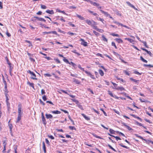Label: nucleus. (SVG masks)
<instances>
[{"label": "nucleus", "mask_w": 153, "mask_h": 153, "mask_svg": "<svg viewBox=\"0 0 153 153\" xmlns=\"http://www.w3.org/2000/svg\"><path fill=\"white\" fill-rule=\"evenodd\" d=\"M7 85L4 86V91L5 92L8 93V91L7 90Z\"/></svg>", "instance_id": "nucleus-60"}, {"label": "nucleus", "mask_w": 153, "mask_h": 153, "mask_svg": "<svg viewBox=\"0 0 153 153\" xmlns=\"http://www.w3.org/2000/svg\"><path fill=\"white\" fill-rule=\"evenodd\" d=\"M97 31L101 33H102L104 32V30L103 29H99V28L97 30Z\"/></svg>", "instance_id": "nucleus-56"}, {"label": "nucleus", "mask_w": 153, "mask_h": 153, "mask_svg": "<svg viewBox=\"0 0 153 153\" xmlns=\"http://www.w3.org/2000/svg\"><path fill=\"white\" fill-rule=\"evenodd\" d=\"M34 18L36 19H37V20H39V21H42V18H39L37 16H35V17H34Z\"/></svg>", "instance_id": "nucleus-50"}, {"label": "nucleus", "mask_w": 153, "mask_h": 153, "mask_svg": "<svg viewBox=\"0 0 153 153\" xmlns=\"http://www.w3.org/2000/svg\"><path fill=\"white\" fill-rule=\"evenodd\" d=\"M72 66L74 67V68L76 69L77 68V65L74 63L72 65Z\"/></svg>", "instance_id": "nucleus-58"}, {"label": "nucleus", "mask_w": 153, "mask_h": 153, "mask_svg": "<svg viewBox=\"0 0 153 153\" xmlns=\"http://www.w3.org/2000/svg\"><path fill=\"white\" fill-rule=\"evenodd\" d=\"M122 94H123L126 97H127L128 98L130 99L131 100H132V99L129 96L128 94H126V93L124 92H123L122 93H121Z\"/></svg>", "instance_id": "nucleus-23"}, {"label": "nucleus", "mask_w": 153, "mask_h": 153, "mask_svg": "<svg viewBox=\"0 0 153 153\" xmlns=\"http://www.w3.org/2000/svg\"><path fill=\"white\" fill-rule=\"evenodd\" d=\"M76 16L81 20H84L85 19V18L81 15L77 14Z\"/></svg>", "instance_id": "nucleus-24"}, {"label": "nucleus", "mask_w": 153, "mask_h": 153, "mask_svg": "<svg viewBox=\"0 0 153 153\" xmlns=\"http://www.w3.org/2000/svg\"><path fill=\"white\" fill-rule=\"evenodd\" d=\"M6 150V146H5V145H4V149L2 151V152L3 153H5Z\"/></svg>", "instance_id": "nucleus-63"}, {"label": "nucleus", "mask_w": 153, "mask_h": 153, "mask_svg": "<svg viewBox=\"0 0 153 153\" xmlns=\"http://www.w3.org/2000/svg\"><path fill=\"white\" fill-rule=\"evenodd\" d=\"M102 40L104 42H107L108 41L107 39L105 37V36L104 35H102Z\"/></svg>", "instance_id": "nucleus-30"}, {"label": "nucleus", "mask_w": 153, "mask_h": 153, "mask_svg": "<svg viewBox=\"0 0 153 153\" xmlns=\"http://www.w3.org/2000/svg\"><path fill=\"white\" fill-rule=\"evenodd\" d=\"M144 44V45L147 48H148V47L147 45L146 42L145 41H142V42Z\"/></svg>", "instance_id": "nucleus-54"}, {"label": "nucleus", "mask_w": 153, "mask_h": 153, "mask_svg": "<svg viewBox=\"0 0 153 153\" xmlns=\"http://www.w3.org/2000/svg\"><path fill=\"white\" fill-rule=\"evenodd\" d=\"M42 144H43V149L44 151V152L45 153H46V147L45 145V143L44 142H42Z\"/></svg>", "instance_id": "nucleus-20"}, {"label": "nucleus", "mask_w": 153, "mask_h": 153, "mask_svg": "<svg viewBox=\"0 0 153 153\" xmlns=\"http://www.w3.org/2000/svg\"><path fill=\"white\" fill-rule=\"evenodd\" d=\"M73 80L74 82H75L77 84H79L80 83V81H79L75 78H74Z\"/></svg>", "instance_id": "nucleus-28"}, {"label": "nucleus", "mask_w": 153, "mask_h": 153, "mask_svg": "<svg viewBox=\"0 0 153 153\" xmlns=\"http://www.w3.org/2000/svg\"><path fill=\"white\" fill-rule=\"evenodd\" d=\"M93 33L96 36H99L100 35V33L97 32H96L95 30L93 31Z\"/></svg>", "instance_id": "nucleus-49"}, {"label": "nucleus", "mask_w": 153, "mask_h": 153, "mask_svg": "<svg viewBox=\"0 0 153 153\" xmlns=\"http://www.w3.org/2000/svg\"><path fill=\"white\" fill-rule=\"evenodd\" d=\"M100 11L106 17H108V16H109V14L107 12H105L104 11L100 10Z\"/></svg>", "instance_id": "nucleus-10"}, {"label": "nucleus", "mask_w": 153, "mask_h": 153, "mask_svg": "<svg viewBox=\"0 0 153 153\" xmlns=\"http://www.w3.org/2000/svg\"><path fill=\"white\" fill-rule=\"evenodd\" d=\"M109 131L110 132V133L111 134H115V131L114 130L112 129H110Z\"/></svg>", "instance_id": "nucleus-36"}, {"label": "nucleus", "mask_w": 153, "mask_h": 153, "mask_svg": "<svg viewBox=\"0 0 153 153\" xmlns=\"http://www.w3.org/2000/svg\"><path fill=\"white\" fill-rule=\"evenodd\" d=\"M136 123L137 124V125L139 126H143V127L144 128H146V127L145 126H144L143 125V124H141L140 123L138 122L137 121H136Z\"/></svg>", "instance_id": "nucleus-22"}, {"label": "nucleus", "mask_w": 153, "mask_h": 153, "mask_svg": "<svg viewBox=\"0 0 153 153\" xmlns=\"http://www.w3.org/2000/svg\"><path fill=\"white\" fill-rule=\"evenodd\" d=\"M18 115H22V105L21 104H19L18 105Z\"/></svg>", "instance_id": "nucleus-1"}, {"label": "nucleus", "mask_w": 153, "mask_h": 153, "mask_svg": "<svg viewBox=\"0 0 153 153\" xmlns=\"http://www.w3.org/2000/svg\"><path fill=\"white\" fill-rule=\"evenodd\" d=\"M54 60L57 63H60L61 62L58 59L54 58Z\"/></svg>", "instance_id": "nucleus-37"}, {"label": "nucleus", "mask_w": 153, "mask_h": 153, "mask_svg": "<svg viewBox=\"0 0 153 153\" xmlns=\"http://www.w3.org/2000/svg\"><path fill=\"white\" fill-rule=\"evenodd\" d=\"M126 3L129 6L132 7L134 9L137 10V8L132 4H131L130 2L128 1L126 2Z\"/></svg>", "instance_id": "nucleus-7"}, {"label": "nucleus", "mask_w": 153, "mask_h": 153, "mask_svg": "<svg viewBox=\"0 0 153 153\" xmlns=\"http://www.w3.org/2000/svg\"><path fill=\"white\" fill-rule=\"evenodd\" d=\"M110 35L113 36H115L117 37H119V36L118 34H115L114 33H111Z\"/></svg>", "instance_id": "nucleus-41"}, {"label": "nucleus", "mask_w": 153, "mask_h": 153, "mask_svg": "<svg viewBox=\"0 0 153 153\" xmlns=\"http://www.w3.org/2000/svg\"><path fill=\"white\" fill-rule=\"evenodd\" d=\"M51 33H53L54 34L58 35V36L59 35L58 34H57V33L56 32V31H51Z\"/></svg>", "instance_id": "nucleus-52"}, {"label": "nucleus", "mask_w": 153, "mask_h": 153, "mask_svg": "<svg viewBox=\"0 0 153 153\" xmlns=\"http://www.w3.org/2000/svg\"><path fill=\"white\" fill-rule=\"evenodd\" d=\"M69 128L71 130H76V128L75 127L72 126H69Z\"/></svg>", "instance_id": "nucleus-42"}, {"label": "nucleus", "mask_w": 153, "mask_h": 153, "mask_svg": "<svg viewBox=\"0 0 153 153\" xmlns=\"http://www.w3.org/2000/svg\"><path fill=\"white\" fill-rule=\"evenodd\" d=\"M130 80L133 81L134 82H135L137 85L138 84V81H139V80L134 79L132 77L130 78Z\"/></svg>", "instance_id": "nucleus-14"}, {"label": "nucleus", "mask_w": 153, "mask_h": 153, "mask_svg": "<svg viewBox=\"0 0 153 153\" xmlns=\"http://www.w3.org/2000/svg\"><path fill=\"white\" fill-rule=\"evenodd\" d=\"M108 94L110 95V96L112 97H114V95L112 93V92L111 91L108 90Z\"/></svg>", "instance_id": "nucleus-40"}, {"label": "nucleus", "mask_w": 153, "mask_h": 153, "mask_svg": "<svg viewBox=\"0 0 153 153\" xmlns=\"http://www.w3.org/2000/svg\"><path fill=\"white\" fill-rule=\"evenodd\" d=\"M80 41H82V42L81 43V44L83 45L85 47L87 46V43L85 42V40L82 39H81L80 40Z\"/></svg>", "instance_id": "nucleus-4"}, {"label": "nucleus", "mask_w": 153, "mask_h": 153, "mask_svg": "<svg viewBox=\"0 0 153 153\" xmlns=\"http://www.w3.org/2000/svg\"><path fill=\"white\" fill-rule=\"evenodd\" d=\"M88 10V11L90 13H91L93 15H94V16H97V14L96 13H94L93 11H92L91 10Z\"/></svg>", "instance_id": "nucleus-26"}, {"label": "nucleus", "mask_w": 153, "mask_h": 153, "mask_svg": "<svg viewBox=\"0 0 153 153\" xmlns=\"http://www.w3.org/2000/svg\"><path fill=\"white\" fill-rule=\"evenodd\" d=\"M93 136L95 137H96L97 138H99V139H102V138L101 137H100V136H97V135L96 134H93Z\"/></svg>", "instance_id": "nucleus-48"}, {"label": "nucleus", "mask_w": 153, "mask_h": 153, "mask_svg": "<svg viewBox=\"0 0 153 153\" xmlns=\"http://www.w3.org/2000/svg\"><path fill=\"white\" fill-rule=\"evenodd\" d=\"M100 110L102 111L104 114L105 115V116H107V114L106 113V112L103 110V109L101 108Z\"/></svg>", "instance_id": "nucleus-61"}, {"label": "nucleus", "mask_w": 153, "mask_h": 153, "mask_svg": "<svg viewBox=\"0 0 153 153\" xmlns=\"http://www.w3.org/2000/svg\"><path fill=\"white\" fill-rule=\"evenodd\" d=\"M125 39L128 40L131 43H133L134 42V41L132 39L129 38H125Z\"/></svg>", "instance_id": "nucleus-18"}, {"label": "nucleus", "mask_w": 153, "mask_h": 153, "mask_svg": "<svg viewBox=\"0 0 153 153\" xmlns=\"http://www.w3.org/2000/svg\"><path fill=\"white\" fill-rule=\"evenodd\" d=\"M140 59L143 62L145 63H147L148 62V61L146 60L142 56H140Z\"/></svg>", "instance_id": "nucleus-32"}, {"label": "nucleus", "mask_w": 153, "mask_h": 153, "mask_svg": "<svg viewBox=\"0 0 153 153\" xmlns=\"http://www.w3.org/2000/svg\"><path fill=\"white\" fill-rule=\"evenodd\" d=\"M46 12L51 15L53 14L54 13V12L53 10H47L46 11Z\"/></svg>", "instance_id": "nucleus-11"}, {"label": "nucleus", "mask_w": 153, "mask_h": 153, "mask_svg": "<svg viewBox=\"0 0 153 153\" xmlns=\"http://www.w3.org/2000/svg\"><path fill=\"white\" fill-rule=\"evenodd\" d=\"M45 116L47 119L51 118L53 117V116L51 114H45Z\"/></svg>", "instance_id": "nucleus-15"}, {"label": "nucleus", "mask_w": 153, "mask_h": 153, "mask_svg": "<svg viewBox=\"0 0 153 153\" xmlns=\"http://www.w3.org/2000/svg\"><path fill=\"white\" fill-rule=\"evenodd\" d=\"M81 115L84 117V118L87 120L89 121L90 120V118L87 117L85 114H82Z\"/></svg>", "instance_id": "nucleus-8"}, {"label": "nucleus", "mask_w": 153, "mask_h": 153, "mask_svg": "<svg viewBox=\"0 0 153 153\" xmlns=\"http://www.w3.org/2000/svg\"><path fill=\"white\" fill-rule=\"evenodd\" d=\"M99 72L101 76H102L104 75V73L102 70L101 69L99 70Z\"/></svg>", "instance_id": "nucleus-27"}, {"label": "nucleus", "mask_w": 153, "mask_h": 153, "mask_svg": "<svg viewBox=\"0 0 153 153\" xmlns=\"http://www.w3.org/2000/svg\"><path fill=\"white\" fill-rule=\"evenodd\" d=\"M143 66H144L145 67H149L150 68L153 67V65H150V64L147 65V64H144L143 65Z\"/></svg>", "instance_id": "nucleus-33"}, {"label": "nucleus", "mask_w": 153, "mask_h": 153, "mask_svg": "<svg viewBox=\"0 0 153 153\" xmlns=\"http://www.w3.org/2000/svg\"><path fill=\"white\" fill-rule=\"evenodd\" d=\"M9 67V72L10 74L12 76V71L13 68V65H12L11 63H8Z\"/></svg>", "instance_id": "nucleus-2"}, {"label": "nucleus", "mask_w": 153, "mask_h": 153, "mask_svg": "<svg viewBox=\"0 0 153 153\" xmlns=\"http://www.w3.org/2000/svg\"><path fill=\"white\" fill-rule=\"evenodd\" d=\"M63 61L66 63L68 64L71 65L73 64L74 63L72 62H70L68 61V60L66 59H63Z\"/></svg>", "instance_id": "nucleus-5"}, {"label": "nucleus", "mask_w": 153, "mask_h": 153, "mask_svg": "<svg viewBox=\"0 0 153 153\" xmlns=\"http://www.w3.org/2000/svg\"><path fill=\"white\" fill-rule=\"evenodd\" d=\"M44 75L45 76L47 77H51V75L49 74H45Z\"/></svg>", "instance_id": "nucleus-59"}, {"label": "nucleus", "mask_w": 153, "mask_h": 153, "mask_svg": "<svg viewBox=\"0 0 153 153\" xmlns=\"http://www.w3.org/2000/svg\"><path fill=\"white\" fill-rule=\"evenodd\" d=\"M134 73L135 74H137L140 75H141L142 74V73H140L139 72H138L137 71H134Z\"/></svg>", "instance_id": "nucleus-47"}, {"label": "nucleus", "mask_w": 153, "mask_h": 153, "mask_svg": "<svg viewBox=\"0 0 153 153\" xmlns=\"http://www.w3.org/2000/svg\"><path fill=\"white\" fill-rule=\"evenodd\" d=\"M117 133L118 134L120 135H121L123 137H125V135L123 133L119 131H117Z\"/></svg>", "instance_id": "nucleus-38"}, {"label": "nucleus", "mask_w": 153, "mask_h": 153, "mask_svg": "<svg viewBox=\"0 0 153 153\" xmlns=\"http://www.w3.org/2000/svg\"><path fill=\"white\" fill-rule=\"evenodd\" d=\"M31 75H32L33 77H32L31 78V79H35L37 80V79L36 78V76L34 72H33L31 74Z\"/></svg>", "instance_id": "nucleus-17"}, {"label": "nucleus", "mask_w": 153, "mask_h": 153, "mask_svg": "<svg viewBox=\"0 0 153 153\" xmlns=\"http://www.w3.org/2000/svg\"><path fill=\"white\" fill-rule=\"evenodd\" d=\"M2 76H3V82L4 84V86L7 85L6 82L5 80L4 79V77L3 75H2Z\"/></svg>", "instance_id": "nucleus-45"}, {"label": "nucleus", "mask_w": 153, "mask_h": 153, "mask_svg": "<svg viewBox=\"0 0 153 153\" xmlns=\"http://www.w3.org/2000/svg\"><path fill=\"white\" fill-rule=\"evenodd\" d=\"M115 41L117 42L118 43H123V41L122 40L120 39L116 38L115 39Z\"/></svg>", "instance_id": "nucleus-9"}, {"label": "nucleus", "mask_w": 153, "mask_h": 153, "mask_svg": "<svg viewBox=\"0 0 153 153\" xmlns=\"http://www.w3.org/2000/svg\"><path fill=\"white\" fill-rule=\"evenodd\" d=\"M148 54H149V55L151 56H152V53H151V52L150 51H148V50H147L146 52Z\"/></svg>", "instance_id": "nucleus-53"}, {"label": "nucleus", "mask_w": 153, "mask_h": 153, "mask_svg": "<svg viewBox=\"0 0 153 153\" xmlns=\"http://www.w3.org/2000/svg\"><path fill=\"white\" fill-rule=\"evenodd\" d=\"M91 26L93 28V29L96 30H97L98 29L97 26H95V25H93V24Z\"/></svg>", "instance_id": "nucleus-39"}, {"label": "nucleus", "mask_w": 153, "mask_h": 153, "mask_svg": "<svg viewBox=\"0 0 153 153\" xmlns=\"http://www.w3.org/2000/svg\"><path fill=\"white\" fill-rule=\"evenodd\" d=\"M51 112L52 113L55 114H60L61 113L60 111H58V110L54 111H52Z\"/></svg>", "instance_id": "nucleus-19"}, {"label": "nucleus", "mask_w": 153, "mask_h": 153, "mask_svg": "<svg viewBox=\"0 0 153 153\" xmlns=\"http://www.w3.org/2000/svg\"><path fill=\"white\" fill-rule=\"evenodd\" d=\"M119 145H120L121 147L126 148V149H129V148L128 147H127V146L123 145L122 143H120V144H119Z\"/></svg>", "instance_id": "nucleus-34"}, {"label": "nucleus", "mask_w": 153, "mask_h": 153, "mask_svg": "<svg viewBox=\"0 0 153 153\" xmlns=\"http://www.w3.org/2000/svg\"><path fill=\"white\" fill-rule=\"evenodd\" d=\"M136 136L137 137H138L140 138V139H142L143 140H145L146 141H147V140H146L145 139H143V137H141L140 136H139L137 134H136Z\"/></svg>", "instance_id": "nucleus-29"}, {"label": "nucleus", "mask_w": 153, "mask_h": 153, "mask_svg": "<svg viewBox=\"0 0 153 153\" xmlns=\"http://www.w3.org/2000/svg\"><path fill=\"white\" fill-rule=\"evenodd\" d=\"M42 120L44 124L45 125H46L47 124V122L45 120V117H42Z\"/></svg>", "instance_id": "nucleus-21"}, {"label": "nucleus", "mask_w": 153, "mask_h": 153, "mask_svg": "<svg viewBox=\"0 0 153 153\" xmlns=\"http://www.w3.org/2000/svg\"><path fill=\"white\" fill-rule=\"evenodd\" d=\"M78 67L79 68L81 71H82L84 72H85V71H85L84 69V68H82L81 67V65L80 64H79L78 65Z\"/></svg>", "instance_id": "nucleus-35"}, {"label": "nucleus", "mask_w": 153, "mask_h": 153, "mask_svg": "<svg viewBox=\"0 0 153 153\" xmlns=\"http://www.w3.org/2000/svg\"><path fill=\"white\" fill-rule=\"evenodd\" d=\"M58 12L59 13H62L65 15H67L66 13H65V12L64 11H61L60 10H58Z\"/></svg>", "instance_id": "nucleus-57"}, {"label": "nucleus", "mask_w": 153, "mask_h": 153, "mask_svg": "<svg viewBox=\"0 0 153 153\" xmlns=\"http://www.w3.org/2000/svg\"><path fill=\"white\" fill-rule=\"evenodd\" d=\"M111 45L112 46H114V47L116 49H117V46H116L115 43L114 42H112L111 43Z\"/></svg>", "instance_id": "nucleus-46"}, {"label": "nucleus", "mask_w": 153, "mask_h": 153, "mask_svg": "<svg viewBox=\"0 0 153 153\" xmlns=\"http://www.w3.org/2000/svg\"><path fill=\"white\" fill-rule=\"evenodd\" d=\"M123 125L129 131H131V130H133V129L131 128L129 126L127 125L126 124V123H123Z\"/></svg>", "instance_id": "nucleus-6"}, {"label": "nucleus", "mask_w": 153, "mask_h": 153, "mask_svg": "<svg viewBox=\"0 0 153 153\" xmlns=\"http://www.w3.org/2000/svg\"><path fill=\"white\" fill-rule=\"evenodd\" d=\"M85 22L88 25H91V26L93 24L92 23V22H91V21L90 20L87 19L85 20Z\"/></svg>", "instance_id": "nucleus-13"}, {"label": "nucleus", "mask_w": 153, "mask_h": 153, "mask_svg": "<svg viewBox=\"0 0 153 153\" xmlns=\"http://www.w3.org/2000/svg\"><path fill=\"white\" fill-rule=\"evenodd\" d=\"M22 116V115H18L17 118V120L16 121V123H19L20 121V120H21V119Z\"/></svg>", "instance_id": "nucleus-12"}, {"label": "nucleus", "mask_w": 153, "mask_h": 153, "mask_svg": "<svg viewBox=\"0 0 153 153\" xmlns=\"http://www.w3.org/2000/svg\"><path fill=\"white\" fill-rule=\"evenodd\" d=\"M117 90H120L121 91H125L126 89L123 87L122 86L119 87L118 88H117Z\"/></svg>", "instance_id": "nucleus-16"}, {"label": "nucleus", "mask_w": 153, "mask_h": 153, "mask_svg": "<svg viewBox=\"0 0 153 153\" xmlns=\"http://www.w3.org/2000/svg\"><path fill=\"white\" fill-rule=\"evenodd\" d=\"M41 104H42L43 105H45V103H44L41 100V99H40L39 100Z\"/></svg>", "instance_id": "nucleus-62"}, {"label": "nucleus", "mask_w": 153, "mask_h": 153, "mask_svg": "<svg viewBox=\"0 0 153 153\" xmlns=\"http://www.w3.org/2000/svg\"><path fill=\"white\" fill-rule=\"evenodd\" d=\"M97 18L98 20H100V21H101L103 24H104V23L103 22V21H104L103 19H101L100 17L99 18L98 17H97Z\"/></svg>", "instance_id": "nucleus-43"}, {"label": "nucleus", "mask_w": 153, "mask_h": 153, "mask_svg": "<svg viewBox=\"0 0 153 153\" xmlns=\"http://www.w3.org/2000/svg\"><path fill=\"white\" fill-rule=\"evenodd\" d=\"M131 115L133 117H134V118H137V119L140 120V121H142V119L141 118H140V117H137L135 115L133 114H131Z\"/></svg>", "instance_id": "nucleus-25"}, {"label": "nucleus", "mask_w": 153, "mask_h": 153, "mask_svg": "<svg viewBox=\"0 0 153 153\" xmlns=\"http://www.w3.org/2000/svg\"><path fill=\"white\" fill-rule=\"evenodd\" d=\"M123 72L125 74L129 76H130V73L129 72H128L124 70L123 71Z\"/></svg>", "instance_id": "nucleus-31"}, {"label": "nucleus", "mask_w": 153, "mask_h": 153, "mask_svg": "<svg viewBox=\"0 0 153 153\" xmlns=\"http://www.w3.org/2000/svg\"><path fill=\"white\" fill-rule=\"evenodd\" d=\"M113 137H114L115 138H116V140H117V141H118V140H121V139L119 137H117V136H113Z\"/></svg>", "instance_id": "nucleus-55"}, {"label": "nucleus", "mask_w": 153, "mask_h": 153, "mask_svg": "<svg viewBox=\"0 0 153 153\" xmlns=\"http://www.w3.org/2000/svg\"><path fill=\"white\" fill-rule=\"evenodd\" d=\"M8 126L10 129V130L11 131L13 128V126L12 124H8Z\"/></svg>", "instance_id": "nucleus-51"}, {"label": "nucleus", "mask_w": 153, "mask_h": 153, "mask_svg": "<svg viewBox=\"0 0 153 153\" xmlns=\"http://www.w3.org/2000/svg\"><path fill=\"white\" fill-rule=\"evenodd\" d=\"M85 72L87 74L88 76H90V77L92 79H95L94 75L92 74L90 72H88L87 71H85Z\"/></svg>", "instance_id": "nucleus-3"}, {"label": "nucleus", "mask_w": 153, "mask_h": 153, "mask_svg": "<svg viewBox=\"0 0 153 153\" xmlns=\"http://www.w3.org/2000/svg\"><path fill=\"white\" fill-rule=\"evenodd\" d=\"M6 105H7V107L8 109H9L10 108V103L8 101H6Z\"/></svg>", "instance_id": "nucleus-44"}, {"label": "nucleus", "mask_w": 153, "mask_h": 153, "mask_svg": "<svg viewBox=\"0 0 153 153\" xmlns=\"http://www.w3.org/2000/svg\"><path fill=\"white\" fill-rule=\"evenodd\" d=\"M42 99L43 100H44V101H45L47 100V98H46V96L45 95H44L42 97Z\"/></svg>", "instance_id": "nucleus-64"}]
</instances>
